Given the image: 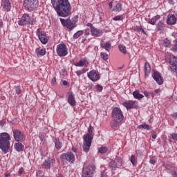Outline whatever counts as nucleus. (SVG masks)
I'll return each instance as SVG.
<instances>
[{
  "label": "nucleus",
  "mask_w": 177,
  "mask_h": 177,
  "mask_svg": "<svg viewBox=\"0 0 177 177\" xmlns=\"http://www.w3.org/2000/svg\"><path fill=\"white\" fill-rule=\"evenodd\" d=\"M53 8L59 17H68L71 15V4L68 0H51Z\"/></svg>",
  "instance_id": "1"
},
{
  "label": "nucleus",
  "mask_w": 177,
  "mask_h": 177,
  "mask_svg": "<svg viewBox=\"0 0 177 177\" xmlns=\"http://www.w3.org/2000/svg\"><path fill=\"white\" fill-rule=\"evenodd\" d=\"M10 135L4 132L0 133V149L3 154H6L10 151Z\"/></svg>",
  "instance_id": "2"
},
{
  "label": "nucleus",
  "mask_w": 177,
  "mask_h": 177,
  "mask_svg": "<svg viewBox=\"0 0 177 177\" xmlns=\"http://www.w3.org/2000/svg\"><path fill=\"white\" fill-rule=\"evenodd\" d=\"M93 127L90 125L88 129V133L84 135L83 137L84 142H83V150L85 153H88L89 151V149H91V146H92V139H93Z\"/></svg>",
  "instance_id": "3"
},
{
  "label": "nucleus",
  "mask_w": 177,
  "mask_h": 177,
  "mask_svg": "<svg viewBox=\"0 0 177 177\" xmlns=\"http://www.w3.org/2000/svg\"><path fill=\"white\" fill-rule=\"evenodd\" d=\"M59 20L64 27H66L68 30H70V31H71V30H74V28L77 27V23L78 22V17L75 16L71 19H64L63 18H60Z\"/></svg>",
  "instance_id": "4"
},
{
  "label": "nucleus",
  "mask_w": 177,
  "mask_h": 177,
  "mask_svg": "<svg viewBox=\"0 0 177 177\" xmlns=\"http://www.w3.org/2000/svg\"><path fill=\"white\" fill-rule=\"evenodd\" d=\"M38 5V0H24V6L26 10H28V12L37 10Z\"/></svg>",
  "instance_id": "5"
},
{
  "label": "nucleus",
  "mask_w": 177,
  "mask_h": 177,
  "mask_svg": "<svg viewBox=\"0 0 177 177\" xmlns=\"http://www.w3.org/2000/svg\"><path fill=\"white\" fill-rule=\"evenodd\" d=\"M96 167L93 165H88L84 167L82 172V177H95Z\"/></svg>",
  "instance_id": "6"
},
{
  "label": "nucleus",
  "mask_w": 177,
  "mask_h": 177,
  "mask_svg": "<svg viewBox=\"0 0 177 177\" xmlns=\"http://www.w3.org/2000/svg\"><path fill=\"white\" fill-rule=\"evenodd\" d=\"M167 62H169L170 69L172 73H176L177 71V57L174 55H167L166 57Z\"/></svg>",
  "instance_id": "7"
},
{
  "label": "nucleus",
  "mask_w": 177,
  "mask_h": 177,
  "mask_svg": "<svg viewBox=\"0 0 177 177\" xmlns=\"http://www.w3.org/2000/svg\"><path fill=\"white\" fill-rule=\"evenodd\" d=\"M111 116L113 120H116L118 121H124V114L122 111L118 107H115L112 110Z\"/></svg>",
  "instance_id": "8"
},
{
  "label": "nucleus",
  "mask_w": 177,
  "mask_h": 177,
  "mask_svg": "<svg viewBox=\"0 0 177 177\" xmlns=\"http://www.w3.org/2000/svg\"><path fill=\"white\" fill-rule=\"evenodd\" d=\"M57 54L60 57H64V56H67L68 55V49L67 48V46L64 44H60L57 46Z\"/></svg>",
  "instance_id": "9"
},
{
  "label": "nucleus",
  "mask_w": 177,
  "mask_h": 177,
  "mask_svg": "<svg viewBox=\"0 0 177 177\" xmlns=\"http://www.w3.org/2000/svg\"><path fill=\"white\" fill-rule=\"evenodd\" d=\"M12 133L16 142H24L26 140V135L20 130L15 129L12 131Z\"/></svg>",
  "instance_id": "10"
},
{
  "label": "nucleus",
  "mask_w": 177,
  "mask_h": 177,
  "mask_svg": "<svg viewBox=\"0 0 177 177\" xmlns=\"http://www.w3.org/2000/svg\"><path fill=\"white\" fill-rule=\"evenodd\" d=\"M36 34L41 44L43 45H46L48 44V37H46V33L45 31L41 30V29H37Z\"/></svg>",
  "instance_id": "11"
},
{
  "label": "nucleus",
  "mask_w": 177,
  "mask_h": 177,
  "mask_svg": "<svg viewBox=\"0 0 177 177\" xmlns=\"http://www.w3.org/2000/svg\"><path fill=\"white\" fill-rule=\"evenodd\" d=\"M87 77L91 80V81H93V82H96V81H99V80H100V74L95 70H92L88 72L87 73Z\"/></svg>",
  "instance_id": "12"
},
{
  "label": "nucleus",
  "mask_w": 177,
  "mask_h": 177,
  "mask_svg": "<svg viewBox=\"0 0 177 177\" xmlns=\"http://www.w3.org/2000/svg\"><path fill=\"white\" fill-rule=\"evenodd\" d=\"M62 160H66L69 162H74L75 161V155L71 152H67L66 153H62L60 156Z\"/></svg>",
  "instance_id": "13"
},
{
  "label": "nucleus",
  "mask_w": 177,
  "mask_h": 177,
  "mask_svg": "<svg viewBox=\"0 0 177 177\" xmlns=\"http://www.w3.org/2000/svg\"><path fill=\"white\" fill-rule=\"evenodd\" d=\"M31 17L28 14H24L21 20L19 21L18 24L19 26H26V24H31Z\"/></svg>",
  "instance_id": "14"
},
{
  "label": "nucleus",
  "mask_w": 177,
  "mask_h": 177,
  "mask_svg": "<svg viewBox=\"0 0 177 177\" xmlns=\"http://www.w3.org/2000/svg\"><path fill=\"white\" fill-rule=\"evenodd\" d=\"M152 77L158 85H162V84H164V79L161 77V74H160V73L154 72Z\"/></svg>",
  "instance_id": "15"
},
{
  "label": "nucleus",
  "mask_w": 177,
  "mask_h": 177,
  "mask_svg": "<svg viewBox=\"0 0 177 177\" xmlns=\"http://www.w3.org/2000/svg\"><path fill=\"white\" fill-rule=\"evenodd\" d=\"M122 105L126 107L127 110H129L131 109H133L135 107L138 106V102L136 101H127L122 103Z\"/></svg>",
  "instance_id": "16"
},
{
  "label": "nucleus",
  "mask_w": 177,
  "mask_h": 177,
  "mask_svg": "<svg viewBox=\"0 0 177 177\" xmlns=\"http://www.w3.org/2000/svg\"><path fill=\"white\" fill-rule=\"evenodd\" d=\"M67 96H68V103H69V104H71V106H75V103H77V102L75 101V97H74V93L72 91H69L67 93Z\"/></svg>",
  "instance_id": "17"
},
{
  "label": "nucleus",
  "mask_w": 177,
  "mask_h": 177,
  "mask_svg": "<svg viewBox=\"0 0 177 177\" xmlns=\"http://www.w3.org/2000/svg\"><path fill=\"white\" fill-rule=\"evenodd\" d=\"M167 24L169 26H174V24H176V17L175 15H169L167 17Z\"/></svg>",
  "instance_id": "18"
},
{
  "label": "nucleus",
  "mask_w": 177,
  "mask_h": 177,
  "mask_svg": "<svg viewBox=\"0 0 177 177\" xmlns=\"http://www.w3.org/2000/svg\"><path fill=\"white\" fill-rule=\"evenodd\" d=\"M42 165L43 168H45L46 169H50V167L55 165V159H48V160L44 161Z\"/></svg>",
  "instance_id": "19"
},
{
  "label": "nucleus",
  "mask_w": 177,
  "mask_h": 177,
  "mask_svg": "<svg viewBox=\"0 0 177 177\" xmlns=\"http://www.w3.org/2000/svg\"><path fill=\"white\" fill-rule=\"evenodd\" d=\"M91 35L93 37H102L103 35V30H100L97 28H92V30H91Z\"/></svg>",
  "instance_id": "20"
},
{
  "label": "nucleus",
  "mask_w": 177,
  "mask_h": 177,
  "mask_svg": "<svg viewBox=\"0 0 177 177\" xmlns=\"http://www.w3.org/2000/svg\"><path fill=\"white\" fill-rule=\"evenodd\" d=\"M88 64V60H86V59L85 58H83L82 59L80 60L78 62H76L75 64H74V66H75V67H86Z\"/></svg>",
  "instance_id": "21"
},
{
  "label": "nucleus",
  "mask_w": 177,
  "mask_h": 177,
  "mask_svg": "<svg viewBox=\"0 0 177 177\" xmlns=\"http://www.w3.org/2000/svg\"><path fill=\"white\" fill-rule=\"evenodd\" d=\"M102 48L103 49H105L106 52H110V50L111 49V41H106V42H102L101 44Z\"/></svg>",
  "instance_id": "22"
},
{
  "label": "nucleus",
  "mask_w": 177,
  "mask_h": 177,
  "mask_svg": "<svg viewBox=\"0 0 177 177\" xmlns=\"http://www.w3.org/2000/svg\"><path fill=\"white\" fill-rule=\"evenodd\" d=\"M144 71H145V75L150 74V71H151V67L150 66V64H149V62H146L145 64Z\"/></svg>",
  "instance_id": "23"
},
{
  "label": "nucleus",
  "mask_w": 177,
  "mask_h": 177,
  "mask_svg": "<svg viewBox=\"0 0 177 177\" xmlns=\"http://www.w3.org/2000/svg\"><path fill=\"white\" fill-rule=\"evenodd\" d=\"M121 122H122L120 120H113L112 122H111V127L115 130L117 129L118 124H121Z\"/></svg>",
  "instance_id": "24"
},
{
  "label": "nucleus",
  "mask_w": 177,
  "mask_h": 177,
  "mask_svg": "<svg viewBox=\"0 0 177 177\" xmlns=\"http://www.w3.org/2000/svg\"><path fill=\"white\" fill-rule=\"evenodd\" d=\"M15 149L17 151H23L24 145L21 142H17L15 144Z\"/></svg>",
  "instance_id": "25"
},
{
  "label": "nucleus",
  "mask_w": 177,
  "mask_h": 177,
  "mask_svg": "<svg viewBox=\"0 0 177 177\" xmlns=\"http://www.w3.org/2000/svg\"><path fill=\"white\" fill-rule=\"evenodd\" d=\"M160 19H161V16L156 15V16L153 17L152 19H151L149 21V24L154 26L156 24V22L157 21V20H160Z\"/></svg>",
  "instance_id": "26"
},
{
  "label": "nucleus",
  "mask_w": 177,
  "mask_h": 177,
  "mask_svg": "<svg viewBox=\"0 0 177 177\" xmlns=\"http://www.w3.org/2000/svg\"><path fill=\"white\" fill-rule=\"evenodd\" d=\"M113 12H121L122 10V4L120 3H116L115 6L112 9Z\"/></svg>",
  "instance_id": "27"
},
{
  "label": "nucleus",
  "mask_w": 177,
  "mask_h": 177,
  "mask_svg": "<svg viewBox=\"0 0 177 177\" xmlns=\"http://www.w3.org/2000/svg\"><path fill=\"white\" fill-rule=\"evenodd\" d=\"M36 53L38 56H45L46 54V50H45V48H42L41 50L39 48H37Z\"/></svg>",
  "instance_id": "28"
},
{
  "label": "nucleus",
  "mask_w": 177,
  "mask_h": 177,
  "mask_svg": "<svg viewBox=\"0 0 177 177\" xmlns=\"http://www.w3.org/2000/svg\"><path fill=\"white\" fill-rule=\"evenodd\" d=\"M133 95L135 99H138V100H140V99H143V97H145L143 94H140L139 91H138L133 92Z\"/></svg>",
  "instance_id": "29"
},
{
  "label": "nucleus",
  "mask_w": 177,
  "mask_h": 177,
  "mask_svg": "<svg viewBox=\"0 0 177 177\" xmlns=\"http://www.w3.org/2000/svg\"><path fill=\"white\" fill-rule=\"evenodd\" d=\"M3 8L4 10H9V8H10V2L9 0H4Z\"/></svg>",
  "instance_id": "30"
},
{
  "label": "nucleus",
  "mask_w": 177,
  "mask_h": 177,
  "mask_svg": "<svg viewBox=\"0 0 177 177\" xmlns=\"http://www.w3.org/2000/svg\"><path fill=\"white\" fill-rule=\"evenodd\" d=\"M138 129H147V131H149L150 129V126L149 124H147L146 123H144L142 124H140L138 126Z\"/></svg>",
  "instance_id": "31"
},
{
  "label": "nucleus",
  "mask_w": 177,
  "mask_h": 177,
  "mask_svg": "<svg viewBox=\"0 0 177 177\" xmlns=\"http://www.w3.org/2000/svg\"><path fill=\"white\" fill-rule=\"evenodd\" d=\"M83 34H84V30H78L73 35V38L75 39H77L80 38V37H81V35H82Z\"/></svg>",
  "instance_id": "32"
},
{
  "label": "nucleus",
  "mask_w": 177,
  "mask_h": 177,
  "mask_svg": "<svg viewBox=\"0 0 177 177\" xmlns=\"http://www.w3.org/2000/svg\"><path fill=\"white\" fill-rule=\"evenodd\" d=\"M163 45L166 48H170L171 47V40H169L168 39H165L163 40Z\"/></svg>",
  "instance_id": "33"
},
{
  "label": "nucleus",
  "mask_w": 177,
  "mask_h": 177,
  "mask_svg": "<svg viewBox=\"0 0 177 177\" xmlns=\"http://www.w3.org/2000/svg\"><path fill=\"white\" fill-rule=\"evenodd\" d=\"M118 48L119 50H120L122 53H124V55H127V47H125V46L120 44L118 46Z\"/></svg>",
  "instance_id": "34"
},
{
  "label": "nucleus",
  "mask_w": 177,
  "mask_h": 177,
  "mask_svg": "<svg viewBox=\"0 0 177 177\" xmlns=\"http://www.w3.org/2000/svg\"><path fill=\"white\" fill-rule=\"evenodd\" d=\"M114 161L118 165H122V158L121 157L116 156Z\"/></svg>",
  "instance_id": "35"
},
{
  "label": "nucleus",
  "mask_w": 177,
  "mask_h": 177,
  "mask_svg": "<svg viewBox=\"0 0 177 177\" xmlns=\"http://www.w3.org/2000/svg\"><path fill=\"white\" fill-rule=\"evenodd\" d=\"M157 28L159 31H162V28H164V22H162V21H160L158 23Z\"/></svg>",
  "instance_id": "36"
},
{
  "label": "nucleus",
  "mask_w": 177,
  "mask_h": 177,
  "mask_svg": "<svg viewBox=\"0 0 177 177\" xmlns=\"http://www.w3.org/2000/svg\"><path fill=\"white\" fill-rule=\"evenodd\" d=\"M110 167L111 168V169L113 171H115V169H117V163L115 162V161H112L110 163Z\"/></svg>",
  "instance_id": "37"
},
{
  "label": "nucleus",
  "mask_w": 177,
  "mask_h": 177,
  "mask_svg": "<svg viewBox=\"0 0 177 177\" xmlns=\"http://www.w3.org/2000/svg\"><path fill=\"white\" fill-rule=\"evenodd\" d=\"M115 21H122L124 20V17L122 15H118L113 18Z\"/></svg>",
  "instance_id": "38"
},
{
  "label": "nucleus",
  "mask_w": 177,
  "mask_h": 177,
  "mask_svg": "<svg viewBox=\"0 0 177 177\" xmlns=\"http://www.w3.org/2000/svg\"><path fill=\"white\" fill-rule=\"evenodd\" d=\"M98 153H100V154H104L107 153V149L106 147H100L98 150Z\"/></svg>",
  "instance_id": "39"
},
{
  "label": "nucleus",
  "mask_w": 177,
  "mask_h": 177,
  "mask_svg": "<svg viewBox=\"0 0 177 177\" xmlns=\"http://www.w3.org/2000/svg\"><path fill=\"white\" fill-rule=\"evenodd\" d=\"M130 161L133 165H135V164L136 163V156H135L134 155H132L130 157Z\"/></svg>",
  "instance_id": "40"
},
{
  "label": "nucleus",
  "mask_w": 177,
  "mask_h": 177,
  "mask_svg": "<svg viewBox=\"0 0 177 177\" xmlns=\"http://www.w3.org/2000/svg\"><path fill=\"white\" fill-rule=\"evenodd\" d=\"M85 73H86V71H85V69H82V70L76 71V74H77V77H80L82 75V74H85Z\"/></svg>",
  "instance_id": "41"
},
{
  "label": "nucleus",
  "mask_w": 177,
  "mask_h": 177,
  "mask_svg": "<svg viewBox=\"0 0 177 177\" xmlns=\"http://www.w3.org/2000/svg\"><path fill=\"white\" fill-rule=\"evenodd\" d=\"M62 146H63V145L62 144V142H60V141H59L57 140L55 141L56 149H62Z\"/></svg>",
  "instance_id": "42"
},
{
  "label": "nucleus",
  "mask_w": 177,
  "mask_h": 177,
  "mask_svg": "<svg viewBox=\"0 0 177 177\" xmlns=\"http://www.w3.org/2000/svg\"><path fill=\"white\" fill-rule=\"evenodd\" d=\"M101 57L104 60H107V59H109V55L106 53H101Z\"/></svg>",
  "instance_id": "43"
},
{
  "label": "nucleus",
  "mask_w": 177,
  "mask_h": 177,
  "mask_svg": "<svg viewBox=\"0 0 177 177\" xmlns=\"http://www.w3.org/2000/svg\"><path fill=\"white\" fill-rule=\"evenodd\" d=\"M156 162H157V159H156V157H152V158H151V159L149 160V162H150V164H151L152 165H154Z\"/></svg>",
  "instance_id": "44"
},
{
  "label": "nucleus",
  "mask_w": 177,
  "mask_h": 177,
  "mask_svg": "<svg viewBox=\"0 0 177 177\" xmlns=\"http://www.w3.org/2000/svg\"><path fill=\"white\" fill-rule=\"evenodd\" d=\"M169 138L171 139H173L174 140H176L177 141V133H173L170 134Z\"/></svg>",
  "instance_id": "45"
},
{
  "label": "nucleus",
  "mask_w": 177,
  "mask_h": 177,
  "mask_svg": "<svg viewBox=\"0 0 177 177\" xmlns=\"http://www.w3.org/2000/svg\"><path fill=\"white\" fill-rule=\"evenodd\" d=\"M173 52H177V39L174 41V46L171 48Z\"/></svg>",
  "instance_id": "46"
},
{
  "label": "nucleus",
  "mask_w": 177,
  "mask_h": 177,
  "mask_svg": "<svg viewBox=\"0 0 177 177\" xmlns=\"http://www.w3.org/2000/svg\"><path fill=\"white\" fill-rule=\"evenodd\" d=\"M15 92L17 95H20V93H21V88H20V86H17L15 88Z\"/></svg>",
  "instance_id": "47"
},
{
  "label": "nucleus",
  "mask_w": 177,
  "mask_h": 177,
  "mask_svg": "<svg viewBox=\"0 0 177 177\" xmlns=\"http://www.w3.org/2000/svg\"><path fill=\"white\" fill-rule=\"evenodd\" d=\"M95 88L97 92H102L103 91V86H100V84H97Z\"/></svg>",
  "instance_id": "48"
},
{
  "label": "nucleus",
  "mask_w": 177,
  "mask_h": 177,
  "mask_svg": "<svg viewBox=\"0 0 177 177\" xmlns=\"http://www.w3.org/2000/svg\"><path fill=\"white\" fill-rule=\"evenodd\" d=\"M134 31H136V32H140V31H142V27H139V26L134 27Z\"/></svg>",
  "instance_id": "49"
},
{
  "label": "nucleus",
  "mask_w": 177,
  "mask_h": 177,
  "mask_svg": "<svg viewBox=\"0 0 177 177\" xmlns=\"http://www.w3.org/2000/svg\"><path fill=\"white\" fill-rule=\"evenodd\" d=\"M84 32L86 36H88L91 34V29L89 28L85 29Z\"/></svg>",
  "instance_id": "50"
},
{
  "label": "nucleus",
  "mask_w": 177,
  "mask_h": 177,
  "mask_svg": "<svg viewBox=\"0 0 177 177\" xmlns=\"http://www.w3.org/2000/svg\"><path fill=\"white\" fill-rule=\"evenodd\" d=\"M86 26H87V27H90L91 31L92 28H95V26H93V25H92V24H91V23H88V24H86Z\"/></svg>",
  "instance_id": "51"
},
{
  "label": "nucleus",
  "mask_w": 177,
  "mask_h": 177,
  "mask_svg": "<svg viewBox=\"0 0 177 177\" xmlns=\"http://www.w3.org/2000/svg\"><path fill=\"white\" fill-rule=\"evenodd\" d=\"M144 95L146 97H150V92L145 91Z\"/></svg>",
  "instance_id": "52"
},
{
  "label": "nucleus",
  "mask_w": 177,
  "mask_h": 177,
  "mask_svg": "<svg viewBox=\"0 0 177 177\" xmlns=\"http://www.w3.org/2000/svg\"><path fill=\"white\" fill-rule=\"evenodd\" d=\"M172 176L177 177V169L172 172Z\"/></svg>",
  "instance_id": "53"
},
{
  "label": "nucleus",
  "mask_w": 177,
  "mask_h": 177,
  "mask_svg": "<svg viewBox=\"0 0 177 177\" xmlns=\"http://www.w3.org/2000/svg\"><path fill=\"white\" fill-rule=\"evenodd\" d=\"M62 85H64V86H66V85H68V82L64 80L62 82Z\"/></svg>",
  "instance_id": "54"
},
{
  "label": "nucleus",
  "mask_w": 177,
  "mask_h": 177,
  "mask_svg": "<svg viewBox=\"0 0 177 177\" xmlns=\"http://www.w3.org/2000/svg\"><path fill=\"white\" fill-rule=\"evenodd\" d=\"M51 84H56V78H53L51 80Z\"/></svg>",
  "instance_id": "55"
},
{
  "label": "nucleus",
  "mask_w": 177,
  "mask_h": 177,
  "mask_svg": "<svg viewBox=\"0 0 177 177\" xmlns=\"http://www.w3.org/2000/svg\"><path fill=\"white\" fill-rule=\"evenodd\" d=\"M149 97H154V93L149 92Z\"/></svg>",
  "instance_id": "56"
},
{
  "label": "nucleus",
  "mask_w": 177,
  "mask_h": 177,
  "mask_svg": "<svg viewBox=\"0 0 177 177\" xmlns=\"http://www.w3.org/2000/svg\"><path fill=\"white\" fill-rule=\"evenodd\" d=\"M78 151V149L75 147H73L72 148V151H73L74 153H77V151Z\"/></svg>",
  "instance_id": "57"
},
{
  "label": "nucleus",
  "mask_w": 177,
  "mask_h": 177,
  "mask_svg": "<svg viewBox=\"0 0 177 177\" xmlns=\"http://www.w3.org/2000/svg\"><path fill=\"white\" fill-rule=\"evenodd\" d=\"M109 6L110 9H111V8H113V2H110L109 3Z\"/></svg>",
  "instance_id": "58"
},
{
  "label": "nucleus",
  "mask_w": 177,
  "mask_h": 177,
  "mask_svg": "<svg viewBox=\"0 0 177 177\" xmlns=\"http://www.w3.org/2000/svg\"><path fill=\"white\" fill-rule=\"evenodd\" d=\"M173 117H174V118H176V117H177V112L173 113Z\"/></svg>",
  "instance_id": "59"
},
{
  "label": "nucleus",
  "mask_w": 177,
  "mask_h": 177,
  "mask_svg": "<svg viewBox=\"0 0 177 177\" xmlns=\"http://www.w3.org/2000/svg\"><path fill=\"white\" fill-rule=\"evenodd\" d=\"M10 176V173H7L5 174V177H9Z\"/></svg>",
  "instance_id": "60"
},
{
  "label": "nucleus",
  "mask_w": 177,
  "mask_h": 177,
  "mask_svg": "<svg viewBox=\"0 0 177 177\" xmlns=\"http://www.w3.org/2000/svg\"><path fill=\"white\" fill-rule=\"evenodd\" d=\"M156 138H157L156 134L152 135V139H156Z\"/></svg>",
  "instance_id": "61"
},
{
  "label": "nucleus",
  "mask_w": 177,
  "mask_h": 177,
  "mask_svg": "<svg viewBox=\"0 0 177 177\" xmlns=\"http://www.w3.org/2000/svg\"><path fill=\"white\" fill-rule=\"evenodd\" d=\"M141 31L143 32V34L146 35V31H145V29L142 28Z\"/></svg>",
  "instance_id": "62"
},
{
  "label": "nucleus",
  "mask_w": 177,
  "mask_h": 177,
  "mask_svg": "<svg viewBox=\"0 0 177 177\" xmlns=\"http://www.w3.org/2000/svg\"><path fill=\"white\" fill-rule=\"evenodd\" d=\"M138 154H140V156H142V153L140 151H136L137 154H138Z\"/></svg>",
  "instance_id": "63"
},
{
  "label": "nucleus",
  "mask_w": 177,
  "mask_h": 177,
  "mask_svg": "<svg viewBox=\"0 0 177 177\" xmlns=\"http://www.w3.org/2000/svg\"><path fill=\"white\" fill-rule=\"evenodd\" d=\"M57 177H63L61 174H57Z\"/></svg>",
  "instance_id": "64"
}]
</instances>
